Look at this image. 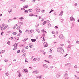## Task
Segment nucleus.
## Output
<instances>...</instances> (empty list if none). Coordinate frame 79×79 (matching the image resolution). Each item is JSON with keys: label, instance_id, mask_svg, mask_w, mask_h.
<instances>
[{"label": "nucleus", "instance_id": "1", "mask_svg": "<svg viewBox=\"0 0 79 79\" xmlns=\"http://www.w3.org/2000/svg\"><path fill=\"white\" fill-rule=\"evenodd\" d=\"M43 45H44V47H48V44L47 42H45L43 44Z\"/></svg>", "mask_w": 79, "mask_h": 79}, {"label": "nucleus", "instance_id": "2", "mask_svg": "<svg viewBox=\"0 0 79 79\" xmlns=\"http://www.w3.org/2000/svg\"><path fill=\"white\" fill-rule=\"evenodd\" d=\"M59 37L60 39H64V37L63 36V34L60 35Z\"/></svg>", "mask_w": 79, "mask_h": 79}, {"label": "nucleus", "instance_id": "3", "mask_svg": "<svg viewBox=\"0 0 79 79\" xmlns=\"http://www.w3.org/2000/svg\"><path fill=\"white\" fill-rule=\"evenodd\" d=\"M60 54H63L64 53V50L63 49H61V50H60V52H59Z\"/></svg>", "mask_w": 79, "mask_h": 79}, {"label": "nucleus", "instance_id": "4", "mask_svg": "<svg viewBox=\"0 0 79 79\" xmlns=\"http://www.w3.org/2000/svg\"><path fill=\"white\" fill-rule=\"evenodd\" d=\"M70 20L71 21H75V19H74V18H73V17H71L70 18Z\"/></svg>", "mask_w": 79, "mask_h": 79}, {"label": "nucleus", "instance_id": "5", "mask_svg": "<svg viewBox=\"0 0 79 79\" xmlns=\"http://www.w3.org/2000/svg\"><path fill=\"white\" fill-rule=\"evenodd\" d=\"M14 39L15 40H19V37H15L14 38Z\"/></svg>", "mask_w": 79, "mask_h": 79}, {"label": "nucleus", "instance_id": "6", "mask_svg": "<svg viewBox=\"0 0 79 79\" xmlns=\"http://www.w3.org/2000/svg\"><path fill=\"white\" fill-rule=\"evenodd\" d=\"M61 49V48H57V50L58 52H60Z\"/></svg>", "mask_w": 79, "mask_h": 79}, {"label": "nucleus", "instance_id": "7", "mask_svg": "<svg viewBox=\"0 0 79 79\" xmlns=\"http://www.w3.org/2000/svg\"><path fill=\"white\" fill-rule=\"evenodd\" d=\"M43 66L44 68H47V65L45 64H43Z\"/></svg>", "mask_w": 79, "mask_h": 79}, {"label": "nucleus", "instance_id": "8", "mask_svg": "<svg viewBox=\"0 0 79 79\" xmlns=\"http://www.w3.org/2000/svg\"><path fill=\"white\" fill-rule=\"evenodd\" d=\"M65 66H71V64L70 63H68L66 64H65Z\"/></svg>", "mask_w": 79, "mask_h": 79}, {"label": "nucleus", "instance_id": "9", "mask_svg": "<svg viewBox=\"0 0 79 79\" xmlns=\"http://www.w3.org/2000/svg\"><path fill=\"white\" fill-rule=\"evenodd\" d=\"M23 72H26V73H28V70H27V69H24L23 70Z\"/></svg>", "mask_w": 79, "mask_h": 79}, {"label": "nucleus", "instance_id": "10", "mask_svg": "<svg viewBox=\"0 0 79 79\" xmlns=\"http://www.w3.org/2000/svg\"><path fill=\"white\" fill-rule=\"evenodd\" d=\"M31 41L32 42H34L36 41V40L35 39H31Z\"/></svg>", "mask_w": 79, "mask_h": 79}, {"label": "nucleus", "instance_id": "11", "mask_svg": "<svg viewBox=\"0 0 79 79\" xmlns=\"http://www.w3.org/2000/svg\"><path fill=\"white\" fill-rule=\"evenodd\" d=\"M63 11H62L60 13L59 15H60V16H63Z\"/></svg>", "mask_w": 79, "mask_h": 79}, {"label": "nucleus", "instance_id": "12", "mask_svg": "<svg viewBox=\"0 0 79 79\" xmlns=\"http://www.w3.org/2000/svg\"><path fill=\"white\" fill-rule=\"evenodd\" d=\"M4 29H6V27H8V25H6L4 26H3Z\"/></svg>", "mask_w": 79, "mask_h": 79}, {"label": "nucleus", "instance_id": "13", "mask_svg": "<svg viewBox=\"0 0 79 79\" xmlns=\"http://www.w3.org/2000/svg\"><path fill=\"white\" fill-rule=\"evenodd\" d=\"M34 30H31L30 31H28V32H31V33H32V32H34Z\"/></svg>", "mask_w": 79, "mask_h": 79}, {"label": "nucleus", "instance_id": "14", "mask_svg": "<svg viewBox=\"0 0 79 79\" xmlns=\"http://www.w3.org/2000/svg\"><path fill=\"white\" fill-rule=\"evenodd\" d=\"M24 13H28V10H25L24 11Z\"/></svg>", "mask_w": 79, "mask_h": 79}, {"label": "nucleus", "instance_id": "15", "mask_svg": "<svg viewBox=\"0 0 79 79\" xmlns=\"http://www.w3.org/2000/svg\"><path fill=\"white\" fill-rule=\"evenodd\" d=\"M40 9H37L36 10V13H38V12H40Z\"/></svg>", "mask_w": 79, "mask_h": 79}, {"label": "nucleus", "instance_id": "16", "mask_svg": "<svg viewBox=\"0 0 79 79\" xmlns=\"http://www.w3.org/2000/svg\"><path fill=\"white\" fill-rule=\"evenodd\" d=\"M4 52H5V50H2L1 51L0 54H2V53H4Z\"/></svg>", "mask_w": 79, "mask_h": 79}, {"label": "nucleus", "instance_id": "17", "mask_svg": "<svg viewBox=\"0 0 79 79\" xmlns=\"http://www.w3.org/2000/svg\"><path fill=\"white\" fill-rule=\"evenodd\" d=\"M36 31H37V32H38L39 33H40V31L39 30V29H36Z\"/></svg>", "mask_w": 79, "mask_h": 79}, {"label": "nucleus", "instance_id": "18", "mask_svg": "<svg viewBox=\"0 0 79 79\" xmlns=\"http://www.w3.org/2000/svg\"><path fill=\"white\" fill-rule=\"evenodd\" d=\"M52 56L50 55L49 56V59H50V60H52Z\"/></svg>", "mask_w": 79, "mask_h": 79}, {"label": "nucleus", "instance_id": "19", "mask_svg": "<svg viewBox=\"0 0 79 79\" xmlns=\"http://www.w3.org/2000/svg\"><path fill=\"white\" fill-rule=\"evenodd\" d=\"M41 31H42V32L43 33L44 32L45 33H46V34H47L46 31H45L44 29H43L42 30H41Z\"/></svg>", "mask_w": 79, "mask_h": 79}, {"label": "nucleus", "instance_id": "20", "mask_svg": "<svg viewBox=\"0 0 79 79\" xmlns=\"http://www.w3.org/2000/svg\"><path fill=\"white\" fill-rule=\"evenodd\" d=\"M29 46L30 48H32V44H29Z\"/></svg>", "mask_w": 79, "mask_h": 79}, {"label": "nucleus", "instance_id": "21", "mask_svg": "<svg viewBox=\"0 0 79 79\" xmlns=\"http://www.w3.org/2000/svg\"><path fill=\"white\" fill-rule=\"evenodd\" d=\"M34 73H35V74H37L38 73V72L37 71H33Z\"/></svg>", "mask_w": 79, "mask_h": 79}, {"label": "nucleus", "instance_id": "22", "mask_svg": "<svg viewBox=\"0 0 79 79\" xmlns=\"http://www.w3.org/2000/svg\"><path fill=\"white\" fill-rule=\"evenodd\" d=\"M37 60V59L35 58L33 59V61H35Z\"/></svg>", "mask_w": 79, "mask_h": 79}, {"label": "nucleus", "instance_id": "23", "mask_svg": "<svg viewBox=\"0 0 79 79\" xmlns=\"http://www.w3.org/2000/svg\"><path fill=\"white\" fill-rule=\"evenodd\" d=\"M46 23H47V21H45L42 24H43V25H45V24H46Z\"/></svg>", "mask_w": 79, "mask_h": 79}, {"label": "nucleus", "instance_id": "24", "mask_svg": "<svg viewBox=\"0 0 79 79\" xmlns=\"http://www.w3.org/2000/svg\"><path fill=\"white\" fill-rule=\"evenodd\" d=\"M56 77H60V74H57L56 75Z\"/></svg>", "mask_w": 79, "mask_h": 79}, {"label": "nucleus", "instance_id": "25", "mask_svg": "<svg viewBox=\"0 0 79 79\" xmlns=\"http://www.w3.org/2000/svg\"><path fill=\"white\" fill-rule=\"evenodd\" d=\"M29 16H34V15L32 14H29Z\"/></svg>", "mask_w": 79, "mask_h": 79}, {"label": "nucleus", "instance_id": "26", "mask_svg": "<svg viewBox=\"0 0 79 79\" xmlns=\"http://www.w3.org/2000/svg\"><path fill=\"white\" fill-rule=\"evenodd\" d=\"M1 29V30L2 31H3V30H4V28L3 27V26L2 27H1V29Z\"/></svg>", "mask_w": 79, "mask_h": 79}, {"label": "nucleus", "instance_id": "27", "mask_svg": "<svg viewBox=\"0 0 79 79\" xmlns=\"http://www.w3.org/2000/svg\"><path fill=\"white\" fill-rule=\"evenodd\" d=\"M17 73H18V74H20L21 73V70H19V71H17Z\"/></svg>", "mask_w": 79, "mask_h": 79}, {"label": "nucleus", "instance_id": "28", "mask_svg": "<svg viewBox=\"0 0 79 79\" xmlns=\"http://www.w3.org/2000/svg\"><path fill=\"white\" fill-rule=\"evenodd\" d=\"M37 78H41L42 77L40 76H36Z\"/></svg>", "mask_w": 79, "mask_h": 79}, {"label": "nucleus", "instance_id": "29", "mask_svg": "<svg viewBox=\"0 0 79 79\" xmlns=\"http://www.w3.org/2000/svg\"><path fill=\"white\" fill-rule=\"evenodd\" d=\"M18 43L16 44L15 43L14 44V45H15V47H17V46H18Z\"/></svg>", "mask_w": 79, "mask_h": 79}, {"label": "nucleus", "instance_id": "30", "mask_svg": "<svg viewBox=\"0 0 79 79\" xmlns=\"http://www.w3.org/2000/svg\"><path fill=\"white\" fill-rule=\"evenodd\" d=\"M51 27V24L50 23H49L48 25V27Z\"/></svg>", "mask_w": 79, "mask_h": 79}, {"label": "nucleus", "instance_id": "31", "mask_svg": "<svg viewBox=\"0 0 79 79\" xmlns=\"http://www.w3.org/2000/svg\"><path fill=\"white\" fill-rule=\"evenodd\" d=\"M13 19H9L8 20V22H10V21H13Z\"/></svg>", "mask_w": 79, "mask_h": 79}, {"label": "nucleus", "instance_id": "32", "mask_svg": "<svg viewBox=\"0 0 79 79\" xmlns=\"http://www.w3.org/2000/svg\"><path fill=\"white\" fill-rule=\"evenodd\" d=\"M53 11H54V10L52 9H51L49 12V13H52V12H53Z\"/></svg>", "mask_w": 79, "mask_h": 79}, {"label": "nucleus", "instance_id": "33", "mask_svg": "<svg viewBox=\"0 0 79 79\" xmlns=\"http://www.w3.org/2000/svg\"><path fill=\"white\" fill-rule=\"evenodd\" d=\"M67 76H68V74L67 73H65V75L64 76V77H67Z\"/></svg>", "mask_w": 79, "mask_h": 79}, {"label": "nucleus", "instance_id": "34", "mask_svg": "<svg viewBox=\"0 0 79 79\" xmlns=\"http://www.w3.org/2000/svg\"><path fill=\"white\" fill-rule=\"evenodd\" d=\"M18 76L19 77H20L21 76V73H19L18 75Z\"/></svg>", "mask_w": 79, "mask_h": 79}, {"label": "nucleus", "instance_id": "35", "mask_svg": "<svg viewBox=\"0 0 79 79\" xmlns=\"http://www.w3.org/2000/svg\"><path fill=\"white\" fill-rule=\"evenodd\" d=\"M17 49V47H16L15 46L13 49V50H15V49Z\"/></svg>", "mask_w": 79, "mask_h": 79}, {"label": "nucleus", "instance_id": "36", "mask_svg": "<svg viewBox=\"0 0 79 79\" xmlns=\"http://www.w3.org/2000/svg\"><path fill=\"white\" fill-rule=\"evenodd\" d=\"M71 44H69L68 47V48H71Z\"/></svg>", "mask_w": 79, "mask_h": 79}, {"label": "nucleus", "instance_id": "37", "mask_svg": "<svg viewBox=\"0 0 79 79\" xmlns=\"http://www.w3.org/2000/svg\"><path fill=\"white\" fill-rule=\"evenodd\" d=\"M16 34H17V33H16V32H14L13 33V35H16Z\"/></svg>", "mask_w": 79, "mask_h": 79}, {"label": "nucleus", "instance_id": "38", "mask_svg": "<svg viewBox=\"0 0 79 79\" xmlns=\"http://www.w3.org/2000/svg\"><path fill=\"white\" fill-rule=\"evenodd\" d=\"M24 19V18L23 17H21L20 18H19V19Z\"/></svg>", "mask_w": 79, "mask_h": 79}, {"label": "nucleus", "instance_id": "39", "mask_svg": "<svg viewBox=\"0 0 79 79\" xmlns=\"http://www.w3.org/2000/svg\"><path fill=\"white\" fill-rule=\"evenodd\" d=\"M28 40V38H25V39H24V40H25V42H26V40Z\"/></svg>", "mask_w": 79, "mask_h": 79}, {"label": "nucleus", "instance_id": "40", "mask_svg": "<svg viewBox=\"0 0 79 79\" xmlns=\"http://www.w3.org/2000/svg\"><path fill=\"white\" fill-rule=\"evenodd\" d=\"M52 50H53V49H51L50 50V53H52Z\"/></svg>", "mask_w": 79, "mask_h": 79}, {"label": "nucleus", "instance_id": "41", "mask_svg": "<svg viewBox=\"0 0 79 79\" xmlns=\"http://www.w3.org/2000/svg\"><path fill=\"white\" fill-rule=\"evenodd\" d=\"M21 10H26L25 8H23L21 9Z\"/></svg>", "mask_w": 79, "mask_h": 79}, {"label": "nucleus", "instance_id": "42", "mask_svg": "<svg viewBox=\"0 0 79 79\" xmlns=\"http://www.w3.org/2000/svg\"><path fill=\"white\" fill-rule=\"evenodd\" d=\"M19 32L20 33V34H22V31L21 30L19 29Z\"/></svg>", "mask_w": 79, "mask_h": 79}, {"label": "nucleus", "instance_id": "43", "mask_svg": "<svg viewBox=\"0 0 79 79\" xmlns=\"http://www.w3.org/2000/svg\"><path fill=\"white\" fill-rule=\"evenodd\" d=\"M13 7L14 8H16V5H14Z\"/></svg>", "mask_w": 79, "mask_h": 79}, {"label": "nucleus", "instance_id": "44", "mask_svg": "<svg viewBox=\"0 0 79 79\" xmlns=\"http://www.w3.org/2000/svg\"><path fill=\"white\" fill-rule=\"evenodd\" d=\"M55 28L56 29H58V26H55Z\"/></svg>", "mask_w": 79, "mask_h": 79}, {"label": "nucleus", "instance_id": "45", "mask_svg": "<svg viewBox=\"0 0 79 79\" xmlns=\"http://www.w3.org/2000/svg\"><path fill=\"white\" fill-rule=\"evenodd\" d=\"M11 11H12V10H9L8 11V12H9V13H10V12H11Z\"/></svg>", "mask_w": 79, "mask_h": 79}, {"label": "nucleus", "instance_id": "46", "mask_svg": "<svg viewBox=\"0 0 79 79\" xmlns=\"http://www.w3.org/2000/svg\"><path fill=\"white\" fill-rule=\"evenodd\" d=\"M29 11L30 12L32 11V9H29Z\"/></svg>", "mask_w": 79, "mask_h": 79}, {"label": "nucleus", "instance_id": "47", "mask_svg": "<svg viewBox=\"0 0 79 79\" xmlns=\"http://www.w3.org/2000/svg\"><path fill=\"white\" fill-rule=\"evenodd\" d=\"M10 41H8L7 42V44L8 45H10Z\"/></svg>", "mask_w": 79, "mask_h": 79}, {"label": "nucleus", "instance_id": "48", "mask_svg": "<svg viewBox=\"0 0 79 79\" xmlns=\"http://www.w3.org/2000/svg\"><path fill=\"white\" fill-rule=\"evenodd\" d=\"M21 53H24V50H23L21 52Z\"/></svg>", "mask_w": 79, "mask_h": 79}, {"label": "nucleus", "instance_id": "49", "mask_svg": "<svg viewBox=\"0 0 79 79\" xmlns=\"http://www.w3.org/2000/svg\"><path fill=\"white\" fill-rule=\"evenodd\" d=\"M20 25H23V22H21V23H20Z\"/></svg>", "mask_w": 79, "mask_h": 79}, {"label": "nucleus", "instance_id": "50", "mask_svg": "<svg viewBox=\"0 0 79 79\" xmlns=\"http://www.w3.org/2000/svg\"><path fill=\"white\" fill-rule=\"evenodd\" d=\"M5 74H6V76H8V75H9L8 73H5Z\"/></svg>", "mask_w": 79, "mask_h": 79}, {"label": "nucleus", "instance_id": "51", "mask_svg": "<svg viewBox=\"0 0 79 79\" xmlns=\"http://www.w3.org/2000/svg\"><path fill=\"white\" fill-rule=\"evenodd\" d=\"M74 68H77V65H75L74 66Z\"/></svg>", "mask_w": 79, "mask_h": 79}, {"label": "nucleus", "instance_id": "52", "mask_svg": "<svg viewBox=\"0 0 79 79\" xmlns=\"http://www.w3.org/2000/svg\"><path fill=\"white\" fill-rule=\"evenodd\" d=\"M76 43H77V44H79V41L77 40L76 41Z\"/></svg>", "mask_w": 79, "mask_h": 79}, {"label": "nucleus", "instance_id": "53", "mask_svg": "<svg viewBox=\"0 0 79 79\" xmlns=\"http://www.w3.org/2000/svg\"><path fill=\"white\" fill-rule=\"evenodd\" d=\"M26 54L25 53H24V54L23 55V56H26Z\"/></svg>", "mask_w": 79, "mask_h": 79}, {"label": "nucleus", "instance_id": "54", "mask_svg": "<svg viewBox=\"0 0 79 79\" xmlns=\"http://www.w3.org/2000/svg\"><path fill=\"white\" fill-rule=\"evenodd\" d=\"M3 31H2L1 33V35H3Z\"/></svg>", "mask_w": 79, "mask_h": 79}, {"label": "nucleus", "instance_id": "55", "mask_svg": "<svg viewBox=\"0 0 79 79\" xmlns=\"http://www.w3.org/2000/svg\"><path fill=\"white\" fill-rule=\"evenodd\" d=\"M20 50H18L17 52V53H20Z\"/></svg>", "mask_w": 79, "mask_h": 79}, {"label": "nucleus", "instance_id": "56", "mask_svg": "<svg viewBox=\"0 0 79 79\" xmlns=\"http://www.w3.org/2000/svg\"><path fill=\"white\" fill-rule=\"evenodd\" d=\"M21 33H19V34H18L17 35L18 36H20V35H21Z\"/></svg>", "mask_w": 79, "mask_h": 79}, {"label": "nucleus", "instance_id": "57", "mask_svg": "<svg viewBox=\"0 0 79 79\" xmlns=\"http://www.w3.org/2000/svg\"><path fill=\"white\" fill-rule=\"evenodd\" d=\"M41 16H39V19H41Z\"/></svg>", "mask_w": 79, "mask_h": 79}, {"label": "nucleus", "instance_id": "58", "mask_svg": "<svg viewBox=\"0 0 79 79\" xmlns=\"http://www.w3.org/2000/svg\"><path fill=\"white\" fill-rule=\"evenodd\" d=\"M47 23H50V21L49 20H48L47 21Z\"/></svg>", "mask_w": 79, "mask_h": 79}, {"label": "nucleus", "instance_id": "59", "mask_svg": "<svg viewBox=\"0 0 79 79\" xmlns=\"http://www.w3.org/2000/svg\"><path fill=\"white\" fill-rule=\"evenodd\" d=\"M11 39V40H12V39H13V37H10V38L9 39Z\"/></svg>", "mask_w": 79, "mask_h": 79}, {"label": "nucleus", "instance_id": "60", "mask_svg": "<svg viewBox=\"0 0 79 79\" xmlns=\"http://www.w3.org/2000/svg\"><path fill=\"white\" fill-rule=\"evenodd\" d=\"M26 49H28V48H29V47H28V46H27L26 47Z\"/></svg>", "mask_w": 79, "mask_h": 79}, {"label": "nucleus", "instance_id": "61", "mask_svg": "<svg viewBox=\"0 0 79 79\" xmlns=\"http://www.w3.org/2000/svg\"><path fill=\"white\" fill-rule=\"evenodd\" d=\"M8 60H6V59H5L4 60V61L5 62H6V61H8Z\"/></svg>", "mask_w": 79, "mask_h": 79}, {"label": "nucleus", "instance_id": "62", "mask_svg": "<svg viewBox=\"0 0 79 79\" xmlns=\"http://www.w3.org/2000/svg\"><path fill=\"white\" fill-rule=\"evenodd\" d=\"M38 26H39V24H38L37 25H35L36 27H38Z\"/></svg>", "mask_w": 79, "mask_h": 79}, {"label": "nucleus", "instance_id": "63", "mask_svg": "<svg viewBox=\"0 0 79 79\" xmlns=\"http://www.w3.org/2000/svg\"><path fill=\"white\" fill-rule=\"evenodd\" d=\"M52 34H55V32L52 31Z\"/></svg>", "mask_w": 79, "mask_h": 79}, {"label": "nucleus", "instance_id": "64", "mask_svg": "<svg viewBox=\"0 0 79 79\" xmlns=\"http://www.w3.org/2000/svg\"><path fill=\"white\" fill-rule=\"evenodd\" d=\"M40 60V57L38 58V61H39Z\"/></svg>", "mask_w": 79, "mask_h": 79}]
</instances>
